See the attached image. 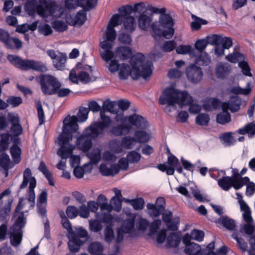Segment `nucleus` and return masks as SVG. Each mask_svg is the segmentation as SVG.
Wrapping results in <instances>:
<instances>
[{
	"label": "nucleus",
	"instance_id": "nucleus-50",
	"mask_svg": "<svg viewBox=\"0 0 255 255\" xmlns=\"http://www.w3.org/2000/svg\"><path fill=\"white\" fill-rule=\"evenodd\" d=\"M59 216L61 219V223L64 228L67 230L69 232V235L70 236V232L73 231L72 224L70 221L69 220V218L66 217L65 213L63 211L60 210L58 212Z\"/></svg>",
	"mask_w": 255,
	"mask_h": 255
},
{
	"label": "nucleus",
	"instance_id": "nucleus-31",
	"mask_svg": "<svg viewBox=\"0 0 255 255\" xmlns=\"http://www.w3.org/2000/svg\"><path fill=\"white\" fill-rule=\"evenodd\" d=\"M7 58L12 65L21 70H24L26 59H22L15 55H8Z\"/></svg>",
	"mask_w": 255,
	"mask_h": 255
},
{
	"label": "nucleus",
	"instance_id": "nucleus-6",
	"mask_svg": "<svg viewBox=\"0 0 255 255\" xmlns=\"http://www.w3.org/2000/svg\"><path fill=\"white\" fill-rule=\"evenodd\" d=\"M76 116L66 117L63 121L62 132L59 135V143H70L73 141V134L77 132L79 126Z\"/></svg>",
	"mask_w": 255,
	"mask_h": 255
},
{
	"label": "nucleus",
	"instance_id": "nucleus-56",
	"mask_svg": "<svg viewBox=\"0 0 255 255\" xmlns=\"http://www.w3.org/2000/svg\"><path fill=\"white\" fill-rule=\"evenodd\" d=\"M66 217L70 219H73L79 216V210L74 205L68 206L66 209Z\"/></svg>",
	"mask_w": 255,
	"mask_h": 255
},
{
	"label": "nucleus",
	"instance_id": "nucleus-62",
	"mask_svg": "<svg viewBox=\"0 0 255 255\" xmlns=\"http://www.w3.org/2000/svg\"><path fill=\"white\" fill-rule=\"evenodd\" d=\"M180 162L184 169L190 171L192 174H193L197 163L192 164L189 160L185 159L183 156L180 158Z\"/></svg>",
	"mask_w": 255,
	"mask_h": 255
},
{
	"label": "nucleus",
	"instance_id": "nucleus-23",
	"mask_svg": "<svg viewBox=\"0 0 255 255\" xmlns=\"http://www.w3.org/2000/svg\"><path fill=\"white\" fill-rule=\"evenodd\" d=\"M113 191L115 192V195L113 196L110 201L111 204H113L115 208L114 210L117 212L121 211L123 202V196L121 191L117 188L113 189Z\"/></svg>",
	"mask_w": 255,
	"mask_h": 255
},
{
	"label": "nucleus",
	"instance_id": "nucleus-60",
	"mask_svg": "<svg viewBox=\"0 0 255 255\" xmlns=\"http://www.w3.org/2000/svg\"><path fill=\"white\" fill-rule=\"evenodd\" d=\"M136 225L138 231L144 232L149 226V222L147 219L140 217L136 220Z\"/></svg>",
	"mask_w": 255,
	"mask_h": 255
},
{
	"label": "nucleus",
	"instance_id": "nucleus-35",
	"mask_svg": "<svg viewBox=\"0 0 255 255\" xmlns=\"http://www.w3.org/2000/svg\"><path fill=\"white\" fill-rule=\"evenodd\" d=\"M252 83L249 82L247 83L246 88H242L240 86H235L231 88L230 92L235 94L248 95L252 91Z\"/></svg>",
	"mask_w": 255,
	"mask_h": 255
},
{
	"label": "nucleus",
	"instance_id": "nucleus-18",
	"mask_svg": "<svg viewBox=\"0 0 255 255\" xmlns=\"http://www.w3.org/2000/svg\"><path fill=\"white\" fill-rule=\"evenodd\" d=\"M126 119H128V121L130 124V126H134L140 129H145L148 126L147 121L143 117L137 114L127 116Z\"/></svg>",
	"mask_w": 255,
	"mask_h": 255
},
{
	"label": "nucleus",
	"instance_id": "nucleus-53",
	"mask_svg": "<svg viewBox=\"0 0 255 255\" xmlns=\"http://www.w3.org/2000/svg\"><path fill=\"white\" fill-rule=\"evenodd\" d=\"M127 157L130 163L136 164L140 161L141 156L137 151L132 150L128 153Z\"/></svg>",
	"mask_w": 255,
	"mask_h": 255
},
{
	"label": "nucleus",
	"instance_id": "nucleus-13",
	"mask_svg": "<svg viewBox=\"0 0 255 255\" xmlns=\"http://www.w3.org/2000/svg\"><path fill=\"white\" fill-rule=\"evenodd\" d=\"M73 135L72 142L75 143H92V140L98 137L94 135V130L91 126L86 128L82 133L76 132Z\"/></svg>",
	"mask_w": 255,
	"mask_h": 255
},
{
	"label": "nucleus",
	"instance_id": "nucleus-41",
	"mask_svg": "<svg viewBox=\"0 0 255 255\" xmlns=\"http://www.w3.org/2000/svg\"><path fill=\"white\" fill-rule=\"evenodd\" d=\"M230 70V67L227 64H219L216 69V75L218 78H224L226 77Z\"/></svg>",
	"mask_w": 255,
	"mask_h": 255
},
{
	"label": "nucleus",
	"instance_id": "nucleus-3",
	"mask_svg": "<svg viewBox=\"0 0 255 255\" xmlns=\"http://www.w3.org/2000/svg\"><path fill=\"white\" fill-rule=\"evenodd\" d=\"M191 100V98L187 91H180L170 87L163 91L159 98V103L161 105L167 104L164 108V111L167 113H170L175 110L176 104L182 108L183 104H188Z\"/></svg>",
	"mask_w": 255,
	"mask_h": 255
},
{
	"label": "nucleus",
	"instance_id": "nucleus-2",
	"mask_svg": "<svg viewBox=\"0 0 255 255\" xmlns=\"http://www.w3.org/2000/svg\"><path fill=\"white\" fill-rule=\"evenodd\" d=\"M131 67L127 64L120 65L116 59L111 60L109 69L111 72L119 70V75L121 79L126 80L130 76L133 79L140 77L146 79L152 73V63L150 61L145 62V57L138 53L132 56L130 60Z\"/></svg>",
	"mask_w": 255,
	"mask_h": 255
},
{
	"label": "nucleus",
	"instance_id": "nucleus-21",
	"mask_svg": "<svg viewBox=\"0 0 255 255\" xmlns=\"http://www.w3.org/2000/svg\"><path fill=\"white\" fill-rule=\"evenodd\" d=\"M241 104V100L238 96L232 97L228 102H223L222 104V109L224 110L231 111L232 112L238 111Z\"/></svg>",
	"mask_w": 255,
	"mask_h": 255
},
{
	"label": "nucleus",
	"instance_id": "nucleus-27",
	"mask_svg": "<svg viewBox=\"0 0 255 255\" xmlns=\"http://www.w3.org/2000/svg\"><path fill=\"white\" fill-rule=\"evenodd\" d=\"M27 212V211H25V212ZM24 213L25 212L24 211H21L17 215V218L12 225L10 227V230H19V232H22V229L25 227L26 224V218L24 216Z\"/></svg>",
	"mask_w": 255,
	"mask_h": 255
},
{
	"label": "nucleus",
	"instance_id": "nucleus-43",
	"mask_svg": "<svg viewBox=\"0 0 255 255\" xmlns=\"http://www.w3.org/2000/svg\"><path fill=\"white\" fill-rule=\"evenodd\" d=\"M104 110L111 113L114 114L119 112L117 102H112L109 100H106L103 105Z\"/></svg>",
	"mask_w": 255,
	"mask_h": 255
},
{
	"label": "nucleus",
	"instance_id": "nucleus-9",
	"mask_svg": "<svg viewBox=\"0 0 255 255\" xmlns=\"http://www.w3.org/2000/svg\"><path fill=\"white\" fill-rule=\"evenodd\" d=\"M40 85L42 93L44 95L56 94V91L61 88L60 82L54 76L44 75L41 77Z\"/></svg>",
	"mask_w": 255,
	"mask_h": 255
},
{
	"label": "nucleus",
	"instance_id": "nucleus-48",
	"mask_svg": "<svg viewBox=\"0 0 255 255\" xmlns=\"http://www.w3.org/2000/svg\"><path fill=\"white\" fill-rule=\"evenodd\" d=\"M60 147L57 151V154L62 159H66L72 154V147L69 146V148L65 145L66 144H59Z\"/></svg>",
	"mask_w": 255,
	"mask_h": 255
},
{
	"label": "nucleus",
	"instance_id": "nucleus-51",
	"mask_svg": "<svg viewBox=\"0 0 255 255\" xmlns=\"http://www.w3.org/2000/svg\"><path fill=\"white\" fill-rule=\"evenodd\" d=\"M112 152L114 153H121L123 151L124 148L130 149L135 144H108Z\"/></svg>",
	"mask_w": 255,
	"mask_h": 255
},
{
	"label": "nucleus",
	"instance_id": "nucleus-47",
	"mask_svg": "<svg viewBox=\"0 0 255 255\" xmlns=\"http://www.w3.org/2000/svg\"><path fill=\"white\" fill-rule=\"evenodd\" d=\"M96 218L100 219L102 223L109 224V226H111L114 221V218L110 213H97Z\"/></svg>",
	"mask_w": 255,
	"mask_h": 255
},
{
	"label": "nucleus",
	"instance_id": "nucleus-20",
	"mask_svg": "<svg viewBox=\"0 0 255 255\" xmlns=\"http://www.w3.org/2000/svg\"><path fill=\"white\" fill-rule=\"evenodd\" d=\"M255 227L253 223H247L241 227L240 232L244 233L249 237V242L253 250H255Z\"/></svg>",
	"mask_w": 255,
	"mask_h": 255
},
{
	"label": "nucleus",
	"instance_id": "nucleus-39",
	"mask_svg": "<svg viewBox=\"0 0 255 255\" xmlns=\"http://www.w3.org/2000/svg\"><path fill=\"white\" fill-rule=\"evenodd\" d=\"M86 20V12L85 10H79L74 16L72 21L70 24L74 26L82 25Z\"/></svg>",
	"mask_w": 255,
	"mask_h": 255
},
{
	"label": "nucleus",
	"instance_id": "nucleus-59",
	"mask_svg": "<svg viewBox=\"0 0 255 255\" xmlns=\"http://www.w3.org/2000/svg\"><path fill=\"white\" fill-rule=\"evenodd\" d=\"M240 134L248 133L249 137H252L255 134V124L251 123L247 125L245 128L239 129Z\"/></svg>",
	"mask_w": 255,
	"mask_h": 255
},
{
	"label": "nucleus",
	"instance_id": "nucleus-29",
	"mask_svg": "<svg viewBox=\"0 0 255 255\" xmlns=\"http://www.w3.org/2000/svg\"><path fill=\"white\" fill-rule=\"evenodd\" d=\"M70 236H73L75 238H77L80 239V238H85V240L84 241L85 243L86 242H90L92 240V238L89 235L87 231L83 227L76 228V232L73 231L70 232V236H68V238H70Z\"/></svg>",
	"mask_w": 255,
	"mask_h": 255
},
{
	"label": "nucleus",
	"instance_id": "nucleus-7",
	"mask_svg": "<svg viewBox=\"0 0 255 255\" xmlns=\"http://www.w3.org/2000/svg\"><path fill=\"white\" fill-rule=\"evenodd\" d=\"M209 44L215 45V54L217 56H221L224 54V50L229 49L233 45L231 38L223 37L218 34H214L208 36Z\"/></svg>",
	"mask_w": 255,
	"mask_h": 255
},
{
	"label": "nucleus",
	"instance_id": "nucleus-24",
	"mask_svg": "<svg viewBox=\"0 0 255 255\" xmlns=\"http://www.w3.org/2000/svg\"><path fill=\"white\" fill-rule=\"evenodd\" d=\"M115 54L116 57L121 60H126L131 56L132 52L129 47L122 46L116 48Z\"/></svg>",
	"mask_w": 255,
	"mask_h": 255
},
{
	"label": "nucleus",
	"instance_id": "nucleus-22",
	"mask_svg": "<svg viewBox=\"0 0 255 255\" xmlns=\"http://www.w3.org/2000/svg\"><path fill=\"white\" fill-rule=\"evenodd\" d=\"M181 239L182 235L180 232L171 233L167 237L166 247L167 248H178Z\"/></svg>",
	"mask_w": 255,
	"mask_h": 255
},
{
	"label": "nucleus",
	"instance_id": "nucleus-14",
	"mask_svg": "<svg viewBox=\"0 0 255 255\" xmlns=\"http://www.w3.org/2000/svg\"><path fill=\"white\" fill-rule=\"evenodd\" d=\"M86 70L89 71L90 73L85 70H82L78 72V76L74 70H72L69 74V79L74 83H78V80L83 83H87L94 81L93 77L90 75L92 73L91 67L87 66Z\"/></svg>",
	"mask_w": 255,
	"mask_h": 255
},
{
	"label": "nucleus",
	"instance_id": "nucleus-32",
	"mask_svg": "<svg viewBox=\"0 0 255 255\" xmlns=\"http://www.w3.org/2000/svg\"><path fill=\"white\" fill-rule=\"evenodd\" d=\"M22 232H19V230L13 229L10 232L9 235L10 242L11 246L16 247L18 246L22 239Z\"/></svg>",
	"mask_w": 255,
	"mask_h": 255
},
{
	"label": "nucleus",
	"instance_id": "nucleus-49",
	"mask_svg": "<svg viewBox=\"0 0 255 255\" xmlns=\"http://www.w3.org/2000/svg\"><path fill=\"white\" fill-rule=\"evenodd\" d=\"M176 52L178 54H189L191 57L196 56V50L189 45H180L177 47Z\"/></svg>",
	"mask_w": 255,
	"mask_h": 255
},
{
	"label": "nucleus",
	"instance_id": "nucleus-34",
	"mask_svg": "<svg viewBox=\"0 0 255 255\" xmlns=\"http://www.w3.org/2000/svg\"><path fill=\"white\" fill-rule=\"evenodd\" d=\"M103 250V246L100 242L97 241L90 243L88 248V252L92 255H101Z\"/></svg>",
	"mask_w": 255,
	"mask_h": 255
},
{
	"label": "nucleus",
	"instance_id": "nucleus-61",
	"mask_svg": "<svg viewBox=\"0 0 255 255\" xmlns=\"http://www.w3.org/2000/svg\"><path fill=\"white\" fill-rule=\"evenodd\" d=\"M38 30L41 34L44 36L49 35L53 32L51 27L46 23L40 24L38 27Z\"/></svg>",
	"mask_w": 255,
	"mask_h": 255
},
{
	"label": "nucleus",
	"instance_id": "nucleus-16",
	"mask_svg": "<svg viewBox=\"0 0 255 255\" xmlns=\"http://www.w3.org/2000/svg\"><path fill=\"white\" fill-rule=\"evenodd\" d=\"M186 75L188 80L195 84L199 83L203 77V73L201 68L194 64H192L187 67Z\"/></svg>",
	"mask_w": 255,
	"mask_h": 255
},
{
	"label": "nucleus",
	"instance_id": "nucleus-54",
	"mask_svg": "<svg viewBox=\"0 0 255 255\" xmlns=\"http://www.w3.org/2000/svg\"><path fill=\"white\" fill-rule=\"evenodd\" d=\"M222 110V112L217 116V121L221 124H225L231 121V116L228 111L224 110Z\"/></svg>",
	"mask_w": 255,
	"mask_h": 255
},
{
	"label": "nucleus",
	"instance_id": "nucleus-11",
	"mask_svg": "<svg viewBox=\"0 0 255 255\" xmlns=\"http://www.w3.org/2000/svg\"><path fill=\"white\" fill-rule=\"evenodd\" d=\"M152 136L144 129L136 130L133 136H126L123 140V143H132V142H138L139 143H144L150 141Z\"/></svg>",
	"mask_w": 255,
	"mask_h": 255
},
{
	"label": "nucleus",
	"instance_id": "nucleus-19",
	"mask_svg": "<svg viewBox=\"0 0 255 255\" xmlns=\"http://www.w3.org/2000/svg\"><path fill=\"white\" fill-rule=\"evenodd\" d=\"M24 70H32L34 71L45 72L47 70L46 64L40 61L26 59Z\"/></svg>",
	"mask_w": 255,
	"mask_h": 255
},
{
	"label": "nucleus",
	"instance_id": "nucleus-1",
	"mask_svg": "<svg viewBox=\"0 0 255 255\" xmlns=\"http://www.w3.org/2000/svg\"><path fill=\"white\" fill-rule=\"evenodd\" d=\"M132 10V6L129 5L122 6L119 9L120 14H114L110 19L103 38V40L100 43L102 49L101 56L106 62L109 61L114 57L112 49L117 36L114 28L123 22L124 29L127 31L132 32L135 30L136 24L134 18L129 15Z\"/></svg>",
	"mask_w": 255,
	"mask_h": 255
},
{
	"label": "nucleus",
	"instance_id": "nucleus-38",
	"mask_svg": "<svg viewBox=\"0 0 255 255\" xmlns=\"http://www.w3.org/2000/svg\"><path fill=\"white\" fill-rule=\"evenodd\" d=\"M11 131L13 135L11 137L10 141L12 143H19V138L18 135L21 134L22 132V128L20 125L18 123L12 125Z\"/></svg>",
	"mask_w": 255,
	"mask_h": 255
},
{
	"label": "nucleus",
	"instance_id": "nucleus-26",
	"mask_svg": "<svg viewBox=\"0 0 255 255\" xmlns=\"http://www.w3.org/2000/svg\"><path fill=\"white\" fill-rule=\"evenodd\" d=\"M206 249H202L200 245L194 242L185 246L184 253L188 255H203Z\"/></svg>",
	"mask_w": 255,
	"mask_h": 255
},
{
	"label": "nucleus",
	"instance_id": "nucleus-5",
	"mask_svg": "<svg viewBox=\"0 0 255 255\" xmlns=\"http://www.w3.org/2000/svg\"><path fill=\"white\" fill-rule=\"evenodd\" d=\"M172 18L170 15L166 13L160 15L159 21L153 23L152 29L154 33L157 36L170 39L174 34Z\"/></svg>",
	"mask_w": 255,
	"mask_h": 255
},
{
	"label": "nucleus",
	"instance_id": "nucleus-45",
	"mask_svg": "<svg viewBox=\"0 0 255 255\" xmlns=\"http://www.w3.org/2000/svg\"><path fill=\"white\" fill-rule=\"evenodd\" d=\"M233 180L230 176H224L218 180V185L224 191H228L232 187Z\"/></svg>",
	"mask_w": 255,
	"mask_h": 255
},
{
	"label": "nucleus",
	"instance_id": "nucleus-8",
	"mask_svg": "<svg viewBox=\"0 0 255 255\" xmlns=\"http://www.w3.org/2000/svg\"><path fill=\"white\" fill-rule=\"evenodd\" d=\"M156 168L162 172H165L168 175H172L176 170L179 174H183V167L181 166L177 157L174 155L167 157V161L163 163H160L156 165Z\"/></svg>",
	"mask_w": 255,
	"mask_h": 255
},
{
	"label": "nucleus",
	"instance_id": "nucleus-30",
	"mask_svg": "<svg viewBox=\"0 0 255 255\" xmlns=\"http://www.w3.org/2000/svg\"><path fill=\"white\" fill-rule=\"evenodd\" d=\"M69 241L68 243V248L72 253H76L79 252L81 247L85 243L80 239L70 236Z\"/></svg>",
	"mask_w": 255,
	"mask_h": 255
},
{
	"label": "nucleus",
	"instance_id": "nucleus-4",
	"mask_svg": "<svg viewBox=\"0 0 255 255\" xmlns=\"http://www.w3.org/2000/svg\"><path fill=\"white\" fill-rule=\"evenodd\" d=\"M31 5L34 6L33 12L36 11L41 17L48 22L54 18L60 17L61 15V8L53 1L39 0V4H37L35 0H32L26 5L27 11L29 10V7Z\"/></svg>",
	"mask_w": 255,
	"mask_h": 255
},
{
	"label": "nucleus",
	"instance_id": "nucleus-40",
	"mask_svg": "<svg viewBox=\"0 0 255 255\" xmlns=\"http://www.w3.org/2000/svg\"><path fill=\"white\" fill-rule=\"evenodd\" d=\"M195 63L200 66H207L209 65L211 62V59L208 54L205 52H201L197 54L196 52Z\"/></svg>",
	"mask_w": 255,
	"mask_h": 255
},
{
	"label": "nucleus",
	"instance_id": "nucleus-58",
	"mask_svg": "<svg viewBox=\"0 0 255 255\" xmlns=\"http://www.w3.org/2000/svg\"><path fill=\"white\" fill-rule=\"evenodd\" d=\"M102 222L100 219H97L89 221V229L95 233L100 232L102 229Z\"/></svg>",
	"mask_w": 255,
	"mask_h": 255
},
{
	"label": "nucleus",
	"instance_id": "nucleus-12",
	"mask_svg": "<svg viewBox=\"0 0 255 255\" xmlns=\"http://www.w3.org/2000/svg\"><path fill=\"white\" fill-rule=\"evenodd\" d=\"M47 54L53 60V65L58 70H64L66 67L67 60L66 55L63 53L49 49L46 51Z\"/></svg>",
	"mask_w": 255,
	"mask_h": 255
},
{
	"label": "nucleus",
	"instance_id": "nucleus-37",
	"mask_svg": "<svg viewBox=\"0 0 255 255\" xmlns=\"http://www.w3.org/2000/svg\"><path fill=\"white\" fill-rule=\"evenodd\" d=\"M152 19L151 17L146 14L142 13L140 14L138 18V24L139 27L146 30L150 26Z\"/></svg>",
	"mask_w": 255,
	"mask_h": 255
},
{
	"label": "nucleus",
	"instance_id": "nucleus-64",
	"mask_svg": "<svg viewBox=\"0 0 255 255\" xmlns=\"http://www.w3.org/2000/svg\"><path fill=\"white\" fill-rule=\"evenodd\" d=\"M105 240L107 243H111L115 238L114 230L111 226H107L105 229Z\"/></svg>",
	"mask_w": 255,
	"mask_h": 255
},
{
	"label": "nucleus",
	"instance_id": "nucleus-33",
	"mask_svg": "<svg viewBox=\"0 0 255 255\" xmlns=\"http://www.w3.org/2000/svg\"><path fill=\"white\" fill-rule=\"evenodd\" d=\"M39 170L43 173L48 181V184L51 186L55 185L52 173L47 168L45 162L41 161L38 167Z\"/></svg>",
	"mask_w": 255,
	"mask_h": 255
},
{
	"label": "nucleus",
	"instance_id": "nucleus-44",
	"mask_svg": "<svg viewBox=\"0 0 255 255\" xmlns=\"http://www.w3.org/2000/svg\"><path fill=\"white\" fill-rule=\"evenodd\" d=\"M146 208L148 210V214L153 218L158 217L164 211L157 205L151 203H148Z\"/></svg>",
	"mask_w": 255,
	"mask_h": 255
},
{
	"label": "nucleus",
	"instance_id": "nucleus-25",
	"mask_svg": "<svg viewBox=\"0 0 255 255\" xmlns=\"http://www.w3.org/2000/svg\"><path fill=\"white\" fill-rule=\"evenodd\" d=\"M93 169V165L90 163H85L82 166H77L74 167L73 174L78 179L84 177L85 173H90Z\"/></svg>",
	"mask_w": 255,
	"mask_h": 255
},
{
	"label": "nucleus",
	"instance_id": "nucleus-15",
	"mask_svg": "<svg viewBox=\"0 0 255 255\" xmlns=\"http://www.w3.org/2000/svg\"><path fill=\"white\" fill-rule=\"evenodd\" d=\"M162 213V221L165 224L167 229L171 231L175 232L178 230V225L180 223V218L176 217L172 218L173 213L169 210H164Z\"/></svg>",
	"mask_w": 255,
	"mask_h": 255
},
{
	"label": "nucleus",
	"instance_id": "nucleus-46",
	"mask_svg": "<svg viewBox=\"0 0 255 255\" xmlns=\"http://www.w3.org/2000/svg\"><path fill=\"white\" fill-rule=\"evenodd\" d=\"M87 156L92 163H98L101 159V149L98 147H94L90 153H87Z\"/></svg>",
	"mask_w": 255,
	"mask_h": 255
},
{
	"label": "nucleus",
	"instance_id": "nucleus-55",
	"mask_svg": "<svg viewBox=\"0 0 255 255\" xmlns=\"http://www.w3.org/2000/svg\"><path fill=\"white\" fill-rule=\"evenodd\" d=\"M161 224V221L160 219L154 220L150 224H149L148 235L150 237L155 235Z\"/></svg>",
	"mask_w": 255,
	"mask_h": 255
},
{
	"label": "nucleus",
	"instance_id": "nucleus-52",
	"mask_svg": "<svg viewBox=\"0 0 255 255\" xmlns=\"http://www.w3.org/2000/svg\"><path fill=\"white\" fill-rule=\"evenodd\" d=\"M89 113V109L85 107H80L76 117L79 123H84L87 121Z\"/></svg>",
	"mask_w": 255,
	"mask_h": 255
},
{
	"label": "nucleus",
	"instance_id": "nucleus-57",
	"mask_svg": "<svg viewBox=\"0 0 255 255\" xmlns=\"http://www.w3.org/2000/svg\"><path fill=\"white\" fill-rule=\"evenodd\" d=\"M190 97L191 98V101L188 104H183V107L186 105L189 106V112L192 114H197L201 110V106L197 103H194L192 97L190 95Z\"/></svg>",
	"mask_w": 255,
	"mask_h": 255
},
{
	"label": "nucleus",
	"instance_id": "nucleus-63",
	"mask_svg": "<svg viewBox=\"0 0 255 255\" xmlns=\"http://www.w3.org/2000/svg\"><path fill=\"white\" fill-rule=\"evenodd\" d=\"M52 24L53 28L59 32L64 31L68 28L66 23L62 20H55L52 22Z\"/></svg>",
	"mask_w": 255,
	"mask_h": 255
},
{
	"label": "nucleus",
	"instance_id": "nucleus-28",
	"mask_svg": "<svg viewBox=\"0 0 255 255\" xmlns=\"http://www.w3.org/2000/svg\"><path fill=\"white\" fill-rule=\"evenodd\" d=\"M131 130V126L126 123H123L120 125L112 127L111 132L117 136L126 134Z\"/></svg>",
	"mask_w": 255,
	"mask_h": 255
},
{
	"label": "nucleus",
	"instance_id": "nucleus-10",
	"mask_svg": "<svg viewBox=\"0 0 255 255\" xmlns=\"http://www.w3.org/2000/svg\"><path fill=\"white\" fill-rule=\"evenodd\" d=\"M126 214L128 216V218L123 221L121 227L126 231V234H128L129 237H137L138 233L135 228L136 216L135 214H132L130 212L127 213Z\"/></svg>",
	"mask_w": 255,
	"mask_h": 255
},
{
	"label": "nucleus",
	"instance_id": "nucleus-17",
	"mask_svg": "<svg viewBox=\"0 0 255 255\" xmlns=\"http://www.w3.org/2000/svg\"><path fill=\"white\" fill-rule=\"evenodd\" d=\"M101 121L91 127L94 130V135L98 136L103 132L104 129L108 128L111 124V120L109 117L105 115V113H100Z\"/></svg>",
	"mask_w": 255,
	"mask_h": 255
},
{
	"label": "nucleus",
	"instance_id": "nucleus-36",
	"mask_svg": "<svg viewBox=\"0 0 255 255\" xmlns=\"http://www.w3.org/2000/svg\"><path fill=\"white\" fill-rule=\"evenodd\" d=\"M222 225L229 231H234L236 227L235 221L228 216H221L218 219Z\"/></svg>",
	"mask_w": 255,
	"mask_h": 255
},
{
	"label": "nucleus",
	"instance_id": "nucleus-42",
	"mask_svg": "<svg viewBox=\"0 0 255 255\" xmlns=\"http://www.w3.org/2000/svg\"><path fill=\"white\" fill-rule=\"evenodd\" d=\"M10 153L14 162L18 164L21 160V149L18 144H12L10 148Z\"/></svg>",
	"mask_w": 255,
	"mask_h": 255
}]
</instances>
